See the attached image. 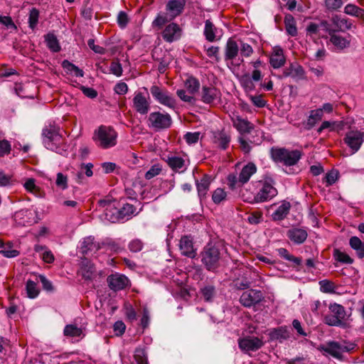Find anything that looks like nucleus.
Masks as SVG:
<instances>
[{
	"instance_id": "nucleus-1",
	"label": "nucleus",
	"mask_w": 364,
	"mask_h": 364,
	"mask_svg": "<svg viewBox=\"0 0 364 364\" xmlns=\"http://www.w3.org/2000/svg\"><path fill=\"white\" fill-rule=\"evenodd\" d=\"M224 245L221 242H208L200 254V260L206 270L216 272L220 267Z\"/></svg>"
},
{
	"instance_id": "nucleus-2",
	"label": "nucleus",
	"mask_w": 364,
	"mask_h": 364,
	"mask_svg": "<svg viewBox=\"0 0 364 364\" xmlns=\"http://www.w3.org/2000/svg\"><path fill=\"white\" fill-rule=\"evenodd\" d=\"M43 143L46 149L63 155L66 149L60 134V128L52 124L46 126L42 131Z\"/></svg>"
},
{
	"instance_id": "nucleus-3",
	"label": "nucleus",
	"mask_w": 364,
	"mask_h": 364,
	"mask_svg": "<svg viewBox=\"0 0 364 364\" xmlns=\"http://www.w3.org/2000/svg\"><path fill=\"white\" fill-rule=\"evenodd\" d=\"M270 153L274 161L282 163L287 166L296 164L302 156V153L299 150H289L285 148L272 147Z\"/></svg>"
},
{
	"instance_id": "nucleus-4",
	"label": "nucleus",
	"mask_w": 364,
	"mask_h": 364,
	"mask_svg": "<svg viewBox=\"0 0 364 364\" xmlns=\"http://www.w3.org/2000/svg\"><path fill=\"white\" fill-rule=\"evenodd\" d=\"M330 314L324 317V323L330 326L346 328L350 316H347L345 308L338 304H331L328 306Z\"/></svg>"
},
{
	"instance_id": "nucleus-5",
	"label": "nucleus",
	"mask_w": 364,
	"mask_h": 364,
	"mask_svg": "<svg viewBox=\"0 0 364 364\" xmlns=\"http://www.w3.org/2000/svg\"><path fill=\"white\" fill-rule=\"evenodd\" d=\"M173 121L171 115L166 112L155 111L151 112L147 117V125L155 131L169 129Z\"/></svg>"
},
{
	"instance_id": "nucleus-6",
	"label": "nucleus",
	"mask_w": 364,
	"mask_h": 364,
	"mask_svg": "<svg viewBox=\"0 0 364 364\" xmlns=\"http://www.w3.org/2000/svg\"><path fill=\"white\" fill-rule=\"evenodd\" d=\"M274 181L272 178L266 176L262 188L255 196L254 199L250 203H262L267 201L277 195V190L274 187Z\"/></svg>"
},
{
	"instance_id": "nucleus-7",
	"label": "nucleus",
	"mask_w": 364,
	"mask_h": 364,
	"mask_svg": "<svg viewBox=\"0 0 364 364\" xmlns=\"http://www.w3.org/2000/svg\"><path fill=\"white\" fill-rule=\"evenodd\" d=\"M117 134L110 127L100 126L97 133V138L99 146L103 149L114 146L117 143Z\"/></svg>"
},
{
	"instance_id": "nucleus-8",
	"label": "nucleus",
	"mask_w": 364,
	"mask_h": 364,
	"mask_svg": "<svg viewBox=\"0 0 364 364\" xmlns=\"http://www.w3.org/2000/svg\"><path fill=\"white\" fill-rule=\"evenodd\" d=\"M97 203L99 207L104 208L105 220L112 223L120 222V213L114 200L104 198L100 200Z\"/></svg>"
},
{
	"instance_id": "nucleus-9",
	"label": "nucleus",
	"mask_w": 364,
	"mask_h": 364,
	"mask_svg": "<svg viewBox=\"0 0 364 364\" xmlns=\"http://www.w3.org/2000/svg\"><path fill=\"white\" fill-rule=\"evenodd\" d=\"M343 141L351 149L353 154H355L360 149L364 142V132L357 129H350L346 132Z\"/></svg>"
},
{
	"instance_id": "nucleus-10",
	"label": "nucleus",
	"mask_w": 364,
	"mask_h": 364,
	"mask_svg": "<svg viewBox=\"0 0 364 364\" xmlns=\"http://www.w3.org/2000/svg\"><path fill=\"white\" fill-rule=\"evenodd\" d=\"M150 92L153 97L160 104L170 108L175 107L176 100L166 90L157 85H153L150 88Z\"/></svg>"
},
{
	"instance_id": "nucleus-11",
	"label": "nucleus",
	"mask_w": 364,
	"mask_h": 364,
	"mask_svg": "<svg viewBox=\"0 0 364 364\" xmlns=\"http://www.w3.org/2000/svg\"><path fill=\"white\" fill-rule=\"evenodd\" d=\"M264 299L263 294L257 289H249L244 291L240 298V304L247 308L255 306Z\"/></svg>"
},
{
	"instance_id": "nucleus-12",
	"label": "nucleus",
	"mask_w": 364,
	"mask_h": 364,
	"mask_svg": "<svg viewBox=\"0 0 364 364\" xmlns=\"http://www.w3.org/2000/svg\"><path fill=\"white\" fill-rule=\"evenodd\" d=\"M149 100L148 92H146V95L141 92H136L132 100V107L137 113L145 115L150 109Z\"/></svg>"
},
{
	"instance_id": "nucleus-13",
	"label": "nucleus",
	"mask_w": 364,
	"mask_h": 364,
	"mask_svg": "<svg viewBox=\"0 0 364 364\" xmlns=\"http://www.w3.org/2000/svg\"><path fill=\"white\" fill-rule=\"evenodd\" d=\"M107 282L110 289L117 291L125 289L129 285V280L126 276L115 273L109 275Z\"/></svg>"
},
{
	"instance_id": "nucleus-14",
	"label": "nucleus",
	"mask_w": 364,
	"mask_h": 364,
	"mask_svg": "<svg viewBox=\"0 0 364 364\" xmlns=\"http://www.w3.org/2000/svg\"><path fill=\"white\" fill-rule=\"evenodd\" d=\"M305 72L304 68L297 63H290L289 66L285 68L282 73L278 75L279 79L291 77L296 80L304 78Z\"/></svg>"
},
{
	"instance_id": "nucleus-15",
	"label": "nucleus",
	"mask_w": 364,
	"mask_h": 364,
	"mask_svg": "<svg viewBox=\"0 0 364 364\" xmlns=\"http://www.w3.org/2000/svg\"><path fill=\"white\" fill-rule=\"evenodd\" d=\"M239 347L245 351H256L263 345V341L255 336H247L239 340Z\"/></svg>"
},
{
	"instance_id": "nucleus-16",
	"label": "nucleus",
	"mask_w": 364,
	"mask_h": 364,
	"mask_svg": "<svg viewBox=\"0 0 364 364\" xmlns=\"http://www.w3.org/2000/svg\"><path fill=\"white\" fill-rule=\"evenodd\" d=\"M182 30L176 23H171L167 25L162 32L164 40L168 43H172L180 38Z\"/></svg>"
},
{
	"instance_id": "nucleus-17",
	"label": "nucleus",
	"mask_w": 364,
	"mask_h": 364,
	"mask_svg": "<svg viewBox=\"0 0 364 364\" xmlns=\"http://www.w3.org/2000/svg\"><path fill=\"white\" fill-rule=\"evenodd\" d=\"M211 181V177L208 174H204L200 181L196 179L198 196L200 202L206 198Z\"/></svg>"
},
{
	"instance_id": "nucleus-18",
	"label": "nucleus",
	"mask_w": 364,
	"mask_h": 364,
	"mask_svg": "<svg viewBox=\"0 0 364 364\" xmlns=\"http://www.w3.org/2000/svg\"><path fill=\"white\" fill-rule=\"evenodd\" d=\"M179 247L183 255L190 258H194L196 256V251L193 248V243L191 237L183 236L180 240Z\"/></svg>"
},
{
	"instance_id": "nucleus-19",
	"label": "nucleus",
	"mask_w": 364,
	"mask_h": 364,
	"mask_svg": "<svg viewBox=\"0 0 364 364\" xmlns=\"http://www.w3.org/2000/svg\"><path fill=\"white\" fill-rule=\"evenodd\" d=\"M287 236L294 244L299 245L305 242L307 238V231L303 228H292L287 230Z\"/></svg>"
},
{
	"instance_id": "nucleus-20",
	"label": "nucleus",
	"mask_w": 364,
	"mask_h": 364,
	"mask_svg": "<svg viewBox=\"0 0 364 364\" xmlns=\"http://www.w3.org/2000/svg\"><path fill=\"white\" fill-rule=\"evenodd\" d=\"M220 92L213 86H203L201 91V100L206 104L213 103L220 97Z\"/></svg>"
},
{
	"instance_id": "nucleus-21",
	"label": "nucleus",
	"mask_w": 364,
	"mask_h": 364,
	"mask_svg": "<svg viewBox=\"0 0 364 364\" xmlns=\"http://www.w3.org/2000/svg\"><path fill=\"white\" fill-rule=\"evenodd\" d=\"M14 219L19 226H26L34 223L33 214L28 210H21L15 213Z\"/></svg>"
},
{
	"instance_id": "nucleus-22",
	"label": "nucleus",
	"mask_w": 364,
	"mask_h": 364,
	"mask_svg": "<svg viewBox=\"0 0 364 364\" xmlns=\"http://www.w3.org/2000/svg\"><path fill=\"white\" fill-rule=\"evenodd\" d=\"M331 21L332 25L335 27L336 32H345L346 30H350L353 27L352 22L346 18H343L340 15H333Z\"/></svg>"
},
{
	"instance_id": "nucleus-23",
	"label": "nucleus",
	"mask_w": 364,
	"mask_h": 364,
	"mask_svg": "<svg viewBox=\"0 0 364 364\" xmlns=\"http://www.w3.org/2000/svg\"><path fill=\"white\" fill-rule=\"evenodd\" d=\"M239 53V46L235 41L230 38L225 48V60L229 61L235 59Z\"/></svg>"
},
{
	"instance_id": "nucleus-24",
	"label": "nucleus",
	"mask_w": 364,
	"mask_h": 364,
	"mask_svg": "<svg viewBox=\"0 0 364 364\" xmlns=\"http://www.w3.org/2000/svg\"><path fill=\"white\" fill-rule=\"evenodd\" d=\"M186 0H170L166 4V10L175 18L183 11Z\"/></svg>"
},
{
	"instance_id": "nucleus-25",
	"label": "nucleus",
	"mask_w": 364,
	"mask_h": 364,
	"mask_svg": "<svg viewBox=\"0 0 364 364\" xmlns=\"http://www.w3.org/2000/svg\"><path fill=\"white\" fill-rule=\"evenodd\" d=\"M257 171V167L254 163L250 162L245 165L239 175V181L242 184H245L248 182L250 177Z\"/></svg>"
},
{
	"instance_id": "nucleus-26",
	"label": "nucleus",
	"mask_w": 364,
	"mask_h": 364,
	"mask_svg": "<svg viewBox=\"0 0 364 364\" xmlns=\"http://www.w3.org/2000/svg\"><path fill=\"white\" fill-rule=\"evenodd\" d=\"M233 125L242 135L250 133L254 129V125L251 122L239 117L233 121Z\"/></svg>"
},
{
	"instance_id": "nucleus-27",
	"label": "nucleus",
	"mask_w": 364,
	"mask_h": 364,
	"mask_svg": "<svg viewBox=\"0 0 364 364\" xmlns=\"http://www.w3.org/2000/svg\"><path fill=\"white\" fill-rule=\"evenodd\" d=\"M218 30V28L210 20L208 19L205 21L203 33L208 41L214 42L220 39V38H216Z\"/></svg>"
},
{
	"instance_id": "nucleus-28",
	"label": "nucleus",
	"mask_w": 364,
	"mask_h": 364,
	"mask_svg": "<svg viewBox=\"0 0 364 364\" xmlns=\"http://www.w3.org/2000/svg\"><path fill=\"white\" fill-rule=\"evenodd\" d=\"M166 162L174 171L183 172L185 170V160L179 156H168Z\"/></svg>"
},
{
	"instance_id": "nucleus-29",
	"label": "nucleus",
	"mask_w": 364,
	"mask_h": 364,
	"mask_svg": "<svg viewBox=\"0 0 364 364\" xmlns=\"http://www.w3.org/2000/svg\"><path fill=\"white\" fill-rule=\"evenodd\" d=\"M152 58L159 63L158 70L160 73H164L166 71L171 61V55L168 53H165L162 58H159L158 57V50L152 51Z\"/></svg>"
},
{
	"instance_id": "nucleus-30",
	"label": "nucleus",
	"mask_w": 364,
	"mask_h": 364,
	"mask_svg": "<svg viewBox=\"0 0 364 364\" xmlns=\"http://www.w3.org/2000/svg\"><path fill=\"white\" fill-rule=\"evenodd\" d=\"M286 62L282 48H275L270 57V64L274 68L282 67Z\"/></svg>"
},
{
	"instance_id": "nucleus-31",
	"label": "nucleus",
	"mask_w": 364,
	"mask_h": 364,
	"mask_svg": "<svg viewBox=\"0 0 364 364\" xmlns=\"http://www.w3.org/2000/svg\"><path fill=\"white\" fill-rule=\"evenodd\" d=\"M230 142V136L224 130L217 132L214 134V143L217 144L222 149H226Z\"/></svg>"
},
{
	"instance_id": "nucleus-32",
	"label": "nucleus",
	"mask_w": 364,
	"mask_h": 364,
	"mask_svg": "<svg viewBox=\"0 0 364 364\" xmlns=\"http://www.w3.org/2000/svg\"><path fill=\"white\" fill-rule=\"evenodd\" d=\"M291 204L289 202L284 201L281 205L272 213V217L274 220H282L289 213Z\"/></svg>"
},
{
	"instance_id": "nucleus-33",
	"label": "nucleus",
	"mask_w": 364,
	"mask_h": 364,
	"mask_svg": "<svg viewBox=\"0 0 364 364\" xmlns=\"http://www.w3.org/2000/svg\"><path fill=\"white\" fill-rule=\"evenodd\" d=\"M94 237H87L84 239L81 245V252L83 255H87L89 252L97 251L100 249L99 244L94 241Z\"/></svg>"
},
{
	"instance_id": "nucleus-34",
	"label": "nucleus",
	"mask_w": 364,
	"mask_h": 364,
	"mask_svg": "<svg viewBox=\"0 0 364 364\" xmlns=\"http://www.w3.org/2000/svg\"><path fill=\"white\" fill-rule=\"evenodd\" d=\"M284 25L287 33L291 36H296L298 33L296 21L291 14H286L284 17Z\"/></svg>"
},
{
	"instance_id": "nucleus-35",
	"label": "nucleus",
	"mask_w": 364,
	"mask_h": 364,
	"mask_svg": "<svg viewBox=\"0 0 364 364\" xmlns=\"http://www.w3.org/2000/svg\"><path fill=\"white\" fill-rule=\"evenodd\" d=\"M349 245L352 249L356 251L359 258L362 259L364 257V242L359 237L356 236L351 237L349 240Z\"/></svg>"
},
{
	"instance_id": "nucleus-36",
	"label": "nucleus",
	"mask_w": 364,
	"mask_h": 364,
	"mask_svg": "<svg viewBox=\"0 0 364 364\" xmlns=\"http://www.w3.org/2000/svg\"><path fill=\"white\" fill-rule=\"evenodd\" d=\"M344 13L359 18L364 21V9L352 4H347L344 8Z\"/></svg>"
},
{
	"instance_id": "nucleus-37",
	"label": "nucleus",
	"mask_w": 364,
	"mask_h": 364,
	"mask_svg": "<svg viewBox=\"0 0 364 364\" xmlns=\"http://www.w3.org/2000/svg\"><path fill=\"white\" fill-rule=\"evenodd\" d=\"M331 43L340 50H343L350 46V41L341 36L336 35V33L330 36Z\"/></svg>"
},
{
	"instance_id": "nucleus-38",
	"label": "nucleus",
	"mask_w": 364,
	"mask_h": 364,
	"mask_svg": "<svg viewBox=\"0 0 364 364\" xmlns=\"http://www.w3.org/2000/svg\"><path fill=\"white\" fill-rule=\"evenodd\" d=\"M323 117V109H317L311 111L310 115L307 119L306 128L311 129L315 124L321 120Z\"/></svg>"
},
{
	"instance_id": "nucleus-39",
	"label": "nucleus",
	"mask_w": 364,
	"mask_h": 364,
	"mask_svg": "<svg viewBox=\"0 0 364 364\" xmlns=\"http://www.w3.org/2000/svg\"><path fill=\"white\" fill-rule=\"evenodd\" d=\"M120 215V221L124 220H129L132 218L133 215H134L136 211V208L129 203H125L123 206L119 208Z\"/></svg>"
},
{
	"instance_id": "nucleus-40",
	"label": "nucleus",
	"mask_w": 364,
	"mask_h": 364,
	"mask_svg": "<svg viewBox=\"0 0 364 364\" xmlns=\"http://www.w3.org/2000/svg\"><path fill=\"white\" fill-rule=\"evenodd\" d=\"M45 41L48 48L53 52H58L60 50L58 41L54 33H48L45 36Z\"/></svg>"
},
{
	"instance_id": "nucleus-41",
	"label": "nucleus",
	"mask_w": 364,
	"mask_h": 364,
	"mask_svg": "<svg viewBox=\"0 0 364 364\" xmlns=\"http://www.w3.org/2000/svg\"><path fill=\"white\" fill-rule=\"evenodd\" d=\"M205 301L211 302L216 295L215 287L213 285H206L200 291Z\"/></svg>"
},
{
	"instance_id": "nucleus-42",
	"label": "nucleus",
	"mask_w": 364,
	"mask_h": 364,
	"mask_svg": "<svg viewBox=\"0 0 364 364\" xmlns=\"http://www.w3.org/2000/svg\"><path fill=\"white\" fill-rule=\"evenodd\" d=\"M94 267L93 265L87 262L86 263H83L80 267V269L78 272V274L85 279L90 280L92 279V274L94 273Z\"/></svg>"
},
{
	"instance_id": "nucleus-43",
	"label": "nucleus",
	"mask_w": 364,
	"mask_h": 364,
	"mask_svg": "<svg viewBox=\"0 0 364 364\" xmlns=\"http://www.w3.org/2000/svg\"><path fill=\"white\" fill-rule=\"evenodd\" d=\"M324 350L336 358H341L340 343L338 342L331 341L328 343L327 346L324 348Z\"/></svg>"
},
{
	"instance_id": "nucleus-44",
	"label": "nucleus",
	"mask_w": 364,
	"mask_h": 364,
	"mask_svg": "<svg viewBox=\"0 0 364 364\" xmlns=\"http://www.w3.org/2000/svg\"><path fill=\"white\" fill-rule=\"evenodd\" d=\"M200 82L193 76L188 77L185 81V86L191 94H195L199 90Z\"/></svg>"
},
{
	"instance_id": "nucleus-45",
	"label": "nucleus",
	"mask_w": 364,
	"mask_h": 364,
	"mask_svg": "<svg viewBox=\"0 0 364 364\" xmlns=\"http://www.w3.org/2000/svg\"><path fill=\"white\" fill-rule=\"evenodd\" d=\"M26 294L28 298L34 299L39 294V289L37 287V283L28 279L26 284Z\"/></svg>"
},
{
	"instance_id": "nucleus-46",
	"label": "nucleus",
	"mask_w": 364,
	"mask_h": 364,
	"mask_svg": "<svg viewBox=\"0 0 364 364\" xmlns=\"http://www.w3.org/2000/svg\"><path fill=\"white\" fill-rule=\"evenodd\" d=\"M174 18L170 14H159L152 23L153 26L161 28L166 23L170 22Z\"/></svg>"
},
{
	"instance_id": "nucleus-47",
	"label": "nucleus",
	"mask_w": 364,
	"mask_h": 364,
	"mask_svg": "<svg viewBox=\"0 0 364 364\" xmlns=\"http://www.w3.org/2000/svg\"><path fill=\"white\" fill-rule=\"evenodd\" d=\"M333 257L336 261L343 264H350L353 262V259L348 255L340 251L338 249L333 250Z\"/></svg>"
},
{
	"instance_id": "nucleus-48",
	"label": "nucleus",
	"mask_w": 364,
	"mask_h": 364,
	"mask_svg": "<svg viewBox=\"0 0 364 364\" xmlns=\"http://www.w3.org/2000/svg\"><path fill=\"white\" fill-rule=\"evenodd\" d=\"M62 67L68 72H74L75 76L77 77H83L84 75V72L82 71V70L80 69L78 67H77L68 60H64L62 62Z\"/></svg>"
},
{
	"instance_id": "nucleus-49",
	"label": "nucleus",
	"mask_w": 364,
	"mask_h": 364,
	"mask_svg": "<svg viewBox=\"0 0 364 364\" xmlns=\"http://www.w3.org/2000/svg\"><path fill=\"white\" fill-rule=\"evenodd\" d=\"M240 82L246 92H250L255 90V85L249 74H245L240 78Z\"/></svg>"
},
{
	"instance_id": "nucleus-50",
	"label": "nucleus",
	"mask_w": 364,
	"mask_h": 364,
	"mask_svg": "<svg viewBox=\"0 0 364 364\" xmlns=\"http://www.w3.org/2000/svg\"><path fill=\"white\" fill-rule=\"evenodd\" d=\"M278 253L286 260L293 262L296 265H300L301 263V259L300 257H296L289 254L288 250L285 248H279L278 250Z\"/></svg>"
},
{
	"instance_id": "nucleus-51",
	"label": "nucleus",
	"mask_w": 364,
	"mask_h": 364,
	"mask_svg": "<svg viewBox=\"0 0 364 364\" xmlns=\"http://www.w3.org/2000/svg\"><path fill=\"white\" fill-rule=\"evenodd\" d=\"M82 333V329L75 325H67L64 328V334L66 336L79 337Z\"/></svg>"
},
{
	"instance_id": "nucleus-52",
	"label": "nucleus",
	"mask_w": 364,
	"mask_h": 364,
	"mask_svg": "<svg viewBox=\"0 0 364 364\" xmlns=\"http://www.w3.org/2000/svg\"><path fill=\"white\" fill-rule=\"evenodd\" d=\"M38 18H39V11L36 9L33 8L29 13V17H28V23L29 27L34 30L38 24Z\"/></svg>"
},
{
	"instance_id": "nucleus-53",
	"label": "nucleus",
	"mask_w": 364,
	"mask_h": 364,
	"mask_svg": "<svg viewBox=\"0 0 364 364\" xmlns=\"http://www.w3.org/2000/svg\"><path fill=\"white\" fill-rule=\"evenodd\" d=\"M12 243L8 242L6 244V247L0 250V254L7 258L16 257L19 255V251L12 250Z\"/></svg>"
},
{
	"instance_id": "nucleus-54",
	"label": "nucleus",
	"mask_w": 364,
	"mask_h": 364,
	"mask_svg": "<svg viewBox=\"0 0 364 364\" xmlns=\"http://www.w3.org/2000/svg\"><path fill=\"white\" fill-rule=\"evenodd\" d=\"M228 185L231 190L242 187L244 184L240 183L239 177L235 174H229L227 177Z\"/></svg>"
},
{
	"instance_id": "nucleus-55",
	"label": "nucleus",
	"mask_w": 364,
	"mask_h": 364,
	"mask_svg": "<svg viewBox=\"0 0 364 364\" xmlns=\"http://www.w3.org/2000/svg\"><path fill=\"white\" fill-rule=\"evenodd\" d=\"M321 291L324 293H334L335 285L334 284L327 279H323L319 282Z\"/></svg>"
},
{
	"instance_id": "nucleus-56",
	"label": "nucleus",
	"mask_w": 364,
	"mask_h": 364,
	"mask_svg": "<svg viewBox=\"0 0 364 364\" xmlns=\"http://www.w3.org/2000/svg\"><path fill=\"white\" fill-rule=\"evenodd\" d=\"M271 336L274 339H287L289 338L287 330L282 327L274 328L272 331Z\"/></svg>"
},
{
	"instance_id": "nucleus-57",
	"label": "nucleus",
	"mask_w": 364,
	"mask_h": 364,
	"mask_svg": "<svg viewBox=\"0 0 364 364\" xmlns=\"http://www.w3.org/2000/svg\"><path fill=\"white\" fill-rule=\"evenodd\" d=\"M324 4L327 10L336 11L339 9L342 5V0H324Z\"/></svg>"
},
{
	"instance_id": "nucleus-58",
	"label": "nucleus",
	"mask_w": 364,
	"mask_h": 364,
	"mask_svg": "<svg viewBox=\"0 0 364 364\" xmlns=\"http://www.w3.org/2000/svg\"><path fill=\"white\" fill-rule=\"evenodd\" d=\"M226 198V193L222 188H217L214 191L212 195L213 201L215 204L220 203L221 201L225 200Z\"/></svg>"
},
{
	"instance_id": "nucleus-59",
	"label": "nucleus",
	"mask_w": 364,
	"mask_h": 364,
	"mask_svg": "<svg viewBox=\"0 0 364 364\" xmlns=\"http://www.w3.org/2000/svg\"><path fill=\"white\" fill-rule=\"evenodd\" d=\"M161 171V167L159 164L153 165L149 171L145 173V178L150 180L154 177L158 176Z\"/></svg>"
},
{
	"instance_id": "nucleus-60",
	"label": "nucleus",
	"mask_w": 364,
	"mask_h": 364,
	"mask_svg": "<svg viewBox=\"0 0 364 364\" xmlns=\"http://www.w3.org/2000/svg\"><path fill=\"white\" fill-rule=\"evenodd\" d=\"M134 359L137 364H148L147 358L143 349L139 348L135 350Z\"/></svg>"
},
{
	"instance_id": "nucleus-61",
	"label": "nucleus",
	"mask_w": 364,
	"mask_h": 364,
	"mask_svg": "<svg viewBox=\"0 0 364 364\" xmlns=\"http://www.w3.org/2000/svg\"><path fill=\"white\" fill-rule=\"evenodd\" d=\"M11 146L10 142L6 139L0 141V156H4L10 154Z\"/></svg>"
},
{
	"instance_id": "nucleus-62",
	"label": "nucleus",
	"mask_w": 364,
	"mask_h": 364,
	"mask_svg": "<svg viewBox=\"0 0 364 364\" xmlns=\"http://www.w3.org/2000/svg\"><path fill=\"white\" fill-rule=\"evenodd\" d=\"M55 184L63 190L66 189L68 188V177L62 173H58Z\"/></svg>"
},
{
	"instance_id": "nucleus-63",
	"label": "nucleus",
	"mask_w": 364,
	"mask_h": 364,
	"mask_svg": "<svg viewBox=\"0 0 364 364\" xmlns=\"http://www.w3.org/2000/svg\"><path fill=\"white\" fill-rule=\"evenodd\" d=\"M176 94L183 102H188L190 104H194L196 102V98L193 96L186 95V92L184 90H178Z\"/></svg>"
},
{
	"instance_id": "nucleus-64",
	"label": "nucleus",
	"mask_w": 364,
	"mask_h": 364,
	"mask_svg": "<svg viewBox=\"0 0 364 364\" xmlns=\"http://www.w3.org/2000/svg\"><path fill=\"white\" fill-rule=\"evenodd\" d=\"M0 23L4 25L7 28H13L14 30L17 28L12 18L9 16H0Z\"/></svg>"
}]
</instances>
